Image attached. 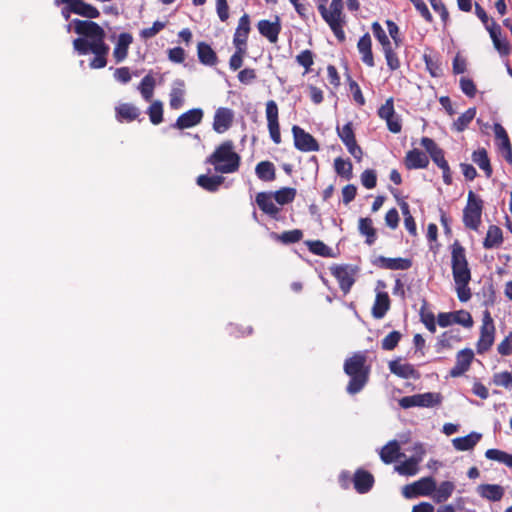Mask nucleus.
I'll use <instances>...</instances> for the list:
<instances>
[{
    "mask_svg": "<svg viewBox=\"0 0 512 512\" xmlns=\"http://www.w3.org/2000/svg\"><path fill=\"white\" fill-rule=\"evenodd\" d=\"M273 237L283 244L297 243L303 238V232L300 229L284 231L281 234L273 233Z\"/></svg>",
    "mask_w": 512,
    "mask_h": 512,
    "instance_id": "nucleus-45",
    "label": "nucleus"
},
{
    "mask_svg": "<svg viewBox=\"0 0 512 512\" xmlns=\"http://www.w3.org/2000/svg\"><path fill=\"white\" fill-rule=\"evenodd\" d=\"M497 351L502 356L512 354V331L498 344Z\"/></svg>",
    "mask_w": 512,
    "mask_h": 512,
    "instance_id": "nucleus-64",
    "label": "nucleus"
},
{
    "mask_svg": "<svg viewBox=\"0 0 512 512\" xmlns=\"http://www.w3.org/2000/svg\"><path fill=\"white\" fill-rule=\"evenodd\" d=\"M487 31L492 39L495 49L502 56H508L511 53L512 46L506 37H501L502 30L494 20H491V26H487Z\"/></svg>",
    "mask_w": 512,
    "mask_h": 512,
    "instance_id": "nucleus-16",
    "label": "nucleus"
},
{
    "mask_svg": "<svg viewBox=\"0 0 512 512\" xmlns=\"http://www.w3.org/2000/svg\"><path fill=\"white\" fill-rule=\"evenodd\" d=\"M375 484L373 474L363 468L354 471V490L360 494H366L371 491Z\"/></svg>",
    "mask_w": 512,
    "mask_h": 512,
    "instance_id": "nucleus-19",
    "label": "nucleus"
},
{
    "mask_svg": "<svg viewBox=\"0 0 512 512\" xmlns=\"http://www.w3.org/2000/svg\"><path fill=\"white\" fill-rule=\"evenodd\" d=\"M395 45L392 44L382 48L387 66L390 71H396L401 67V61L396 52Z\"/></svg>",
    "mask_w": 512,
    "mask_h": 512,
    "instance_id": "nucleus-40",
    "label": "nucleus"
},
{
    "mask_svg": "<svg viewBox=\"0 0 512 512\" xmlns=\"http://www.w3.org/2000/svg\"><path fill=\"white\" fill-rule=\"evenodd\" d=\"M401 333L399 331H392L386 335L381 341V348L386 351L394 350L399 341L401 340Z\"/></svg>",
    "mask_w": 512,
    "mask_h": 512,
    "instance_id": "nucleus-49",
    "label": "nucleus"
},
{
    "mask_svg": "<svg viewBox=\"0 0 512 512\" xmlns=\"http://www.w3.org/2000/svg\"><path fill=\"white\" fill-rule=\"evenodd\" d=\"M296 62L305 68V72L308 73L311 69V66L314 63V55L311 50H303L300 54L296 56Z\"/></svg>",
    "mask_w": 512,
    "mask_h": 512,
    "instance_id": "nucleus-55",
    "label": "nucleus"
},
{
    "mask_svg": "<svg viewBox=\"0 0 512 512\" xmlns=\"http://www.w3.org/2000/svg\"><path fill=\"white\" fill-rule=\"evenodd\" d=\"M455 490V484L451 481H443L433 492L432 498L434 502L440 504L446 502Z\"/></svg>",
    "mask_w": 512,
    "mask_h": 512,
    "instance_id": "nucleus-32",
    "label": "nucleus"
},
{
    "mask_svg": "<svg viewBox=\"0 0 512 512\" xmlns=\"http://www.w3.org/2000/svg\"><path fill=\"white\" fill-rule=\"evenodd\" d=\"M184 92L180 88L172 89L170 93V107L172 109H179L184 102Z\"/></svg>",
    "mask_w": 512,
    "mask_h": 512,
    "instance_id": "nucleus-63",
    "label": "nucleus"
},
{
    "mask_svg": "<svg viewBox=\"0 0 512 512\" xmlns=\"http://www.w3.org/2000/svg\"><path fill=\"white\" fill-rule=\"evenodd\" d=\"M73 30L80 37L73 40V49L79 55L92 53L94 57L89 62L91 69H102L107 65V56L110 51L109 45L105 42L106 33L96 22L91 20L73 19L67 25L69 31Z\"/></svg>",
    "mask_w": 512,
    "mask_h": 512,
    "instance_id": "nucleus-1",
    "label": "nucleus"
},
{
    "mask_svg": "<svg viewBox=\"0 0 512 512\" xmlns=\"http://www.w3.org/2000/svg\"><path fill=\"white\" fill-rule=\"evenodd\" d=\"M154 87L155 79L150 74L144 76L140 82L139 90L146 101L151 100L153 96Z\"/></svg>",
    "mask_w": 512,
    "mask_h": 512,
    "instance_id": "nucleus-48",
    "label": "nucleus"
},
{
    "mask_svg": "<svg viewBox=\"0 0 512 512\" xmlns=\"http://www.w3.org/2000/svg\"><path fill=\"white\" fill-rule=\"evenodd\" d=\"M404 164L408 170L425 169L429 165V158L424 152L414 148L406 153Z\"/></svg>",
    "mask_w": 512,
    "mask_h": 512,
    "instance_id": "nucleus-22",
    "label": "nucleus"
},
{
    "mask_svg": "<svg viewBox=\"0 0 512 512\" xmlns=\"http://www.w3.org/2000/svg\"><path fill=\"white\" fill-rule=\"evenodd\" d=\"M297 191L292 187H283L273 193L275 201L279 205H286L294 201Z\"/></svg>",
    "mask_w": 512,
    "mask_h": 512,
    "instance_id": "nucleus-44",
    "label": "nucleus"
},
{
    "mask_svg": "<svg viewBox=\"0 0 512 512\" xmlns=\"http://www.w3.org/2000/svg\"><path fill=\"white\" fill-rule=\"evenodd\" d=\"M494 133H495L496 138L501 141L500 149L501 150H510V147H512V145H511L509 136L501 124H499V123L494 124Z\"/></svg>",
    "mask_w": 512,
    "mask_h": 512,
    "instance_id": "nucleus-54",
    "label": "nucleus"
},
{
    "mask_svg": "<svg viewBox=\"0 0 512 512\" xmlns=\"http://www.w3.org/2000/svg\"><path fill=\"white\" fill-rule=\"evenodd\" d=\"M149 119L152 124L158 125L163 121V106L159 101H155L148 108Z\"/></svg>",
    "mask_w": 512,
    "mask_h": 512,
    "instance_id": "nucleus-52",
    "label": "nucleus"
},
{
    "mask_svg": "<svg viewBox=\"0 0 512 512\" xmlns=\"http://www.w3.org/2000/svg\"><path fill=\"white\" fill-rule=\"evenodd\" d=\"M483 200L476 196L473 191L468 192L467 204L463 209L464 226L470 230H478L481 224Z\"/></svg>",
    "mask_w": 512,
    "mask_h": 512,
    "instance_id": "nucleus-6",
    "label": "nucleus"
},
{
    "mask_svg": "<svg viewBox=\"0 0 512 512\" xmlns=\"http://www.w3.org/2000/svg\"><path fill=\"white\" fill-rule=\"evenodd\" d=\"M330 272L337 280L343 294L347 295L352 287V270L348 265H334L330 267Z\"/></svg>",
    "mask_w": 512,
    "mask_h": 512,
    "instance_id": "nucleus-18",
    "label": "nucleus"
},
{
    "mask_svg": "<svg viewBox=\"0 0 512 512\" xmlns=\"http://www.w3.org/2000/svg\"><path fill=\"white\" fill-rule=\"evenodd\" d=\"M390 309V298L387 292H378L372 307L375 319H382Z\"/></svg>",
    "mask_w": 512,
    "mask_h": 512,
    "instance_id": "nucleus-28",
    "label": "nucleus"
},
{
    "mask_svg": "<svg viewBox=\"0 0 512 512\" xmlns=\"http://www.w3.org/2000/svg\"><path fill=\"white\" fill-rule=\"evenodd\" d=\"M361 184L366 189H373L377 184V174L373 169L365 170L360 176Z\"/></svg>",
    "mask_w": 512,
    "mask_h": 512,
    "instance_id": "nucleus-58",
    "label": "nucleus"
},
{
    "mask_svg": "<svg viewBox=\"0 0 512 512\" xmlns=\"http://www.w3.org/2000/svg\"><path fill=\"white\" fill-rule=\"evenodd\" d=\"M493 383L496 386L512 389V373L509 371L495 373L493 376Z\"/></svg>",
    "mask_w": 512,
    "mask_h": 512,
    "instance_id": "nucleus-57",
    "label": "nucleus"
},
{
    "mask_svg": "<svg viewBox=\"0 0 512 512\" xmlns=\"http://www.w3.org/2000/svg\"><path fill=\"white\" fill-rule=\"evenodd\" d=\"M452 340L460 341V338L454 336L452 331L443 332L437 340L436 350L437 352H441L444 349H450L452 347Z\"/></svg>",
    "mask_w": 512,
    "mask_h": 512,
    "instance_id": "nucleus-51",
    "label": "nucleus"
},
{
    "mask_svg": "<svg viewBox=\"0 0 512 512\" xmlns=\"http://www.w3.org/2000/svg\"><path fill=\"white\" fill-rule=\"evenodd\" d=\"M423 60L426 65V69L432 77H440L443 74L441 62L438 57H432L431 55L424 54Z\"/></svg>",
    "mask_w": 512,
    "mask_h": 512,
    "instance_id": "nucleus-46",
    "label": "nucleus"
},
{
    "mask_svg": "<svg viewBox=\"0 0 512 512\" xmlns=\"http://www.w3.org/2000/svg\"><path fill=\"white\" fill-rule=\"evenodd\" d=\"M205 162L212 165L218 173L230 174L239 170L241 157L234 151L233 141L226 140L215 148Z\"/></svg>",
    "mask_w": 512,
    "mask_h": 512,
    "instance_id": "nucleus-3",
    "label": "nucleus"
},
{
    "mask_svg": "<svg viewBox=\"0 0 512 512\" xmlns=\"http://www.w3.org/2000/svg\"><path fill=\"white\" fill-rule=\"evenodd\" d=\"M502 242L503 234L501 228L496 225H490L483 241V247L486 249H492L500 246Z\"/></svg>",
    "mask_w": 512,
    "mask_h": 512,
    "instance_id": "nucleus-35",
    "label": "nucleus"
},
{
    "mask_svg": "<svg viewBox=\"0 0 512 512\" xmlns=\"http://www.w3.org/2000/svg\"><path fill=\"white\" fill-rule=\"evenodd\" d=\"M259 33L270 43H276L281 32L282 26L279 16H275V21L263 19L257 23Z\"/></svg>",
    "mask_w": 512,
    "mask_h": 512,
    "instance_id": "nucleus-17",
    "label": "nucleus"
},
{
    "mask_svg": "<svg viewBox=\"0 0 512 512\" xmlns=\"http://www.w3.org/2000/svg\"><path fill=\"white\" fill-rule=\"evenodd\" d=\"M420 458L410 457L399 465L395 466V470L404 476H413L418 473V464L420 462Z\"/></svg>",
    "mask_w": 512,
    "mask_h": 512,
    "instance_id": "nucleus-39",
    "label": "nucleus"
},
{
    "mask_svg": "<svg viewBox=\"0 0 512 512\" xmlns=\"http://www.w3.org/2000/svg\"><path fill=\"white\" fill-rule=\"evenodd\" d=\"M414 487L418 490L419 496H432L436 488V481L432 477H423L414 482Z\"/></svg>",
    "mask_w": 512,
    "mask_h": 512,
    "instance_id": "nucleus-42",
    "label": "nucleus"
},
{
    "mask_svg": "<svg viewBox=\"0 0 512 512\" xmlns=\"http://www.w3.org/2000/svg\"><path fill=\"white\" fill-rule=\"evenodd\" d=\"M294 146L301 152H317L320 150L318 141L298 125L292 126Z\"/></svg>",
    "mask_w": 512,
    "mask_h": 512,
    "instance_id": "nucleus-9",
    "label": "nucleus"
},
{
    "mask_svg": "<svg viewBox=\"0 0 512 512\" xmlns=\"http://www.w3.org/2000/svg\"><path fill=\"white\" fill-rule=\"evenodd\" d=\"M403 454L400 453V445L396 440L388 442L380 451V458L385 464H390Z\"/></svg>",
    "mask_w": 512,
    "mask_h": 512,
    "instance_id": "nucleus-31",
    "label": "nucleus"
},
{
    "mask_svg": "<svg viewBox=\"0 0 512 512\" xmlns=\"http://www.w3.org/2000/svg\"><path fill=\"white\" fill-rule=\"evenodd\" d=\"M389 369L390 371L397 375L398 377H401L403 379H419L420 373L418 370L415 369V367L410 363H401L397 360L391 361L389 363Z\"/></svg>",
    "mask_w": 512,
    "mask_h": 512,
    "instance_id": "nucleus-24",
    "label": "nucleus"
},
{
    "mask_svg": "<svg viewBox=\"0 0 512 512\" xmlns=\"http://www.w3.org/2000/svg\"><path fill=\"white\" fill-rule=\"evenodd\" d=\"M476 116V108H468L453 123V129L457 132L464 131Z\"/></svg>",
    "mask_w": 512,
    "mask_h": 512,
    "instance_id": "nucleus-41",
    "label": "nucleus"
},
{
    "mask_svg": "<svg viewBox=\"0 0 512 512\" xmlns=\"http://www.w3.org/2000/svg\"><path fill=\"white\" fill-rule=\"evenodd\" d=\"M225 178L221 175H199L196 179V183L202 189L208 192H216L219 190L220 186L223 184Z\"/></svg>",
    "mask_w": 512,
    "mask_h": 512,
    "instance_id": "nucleus-29",
    "label": "nucleus"
},
{
    "mask_svg": "<svg viewBox=\"0 0 512 512\" xmlns=\"http://www.w3.org/2000/svg\"><path fill=\"white\" fill-rule=\"evenodd\" d=\"M318 5V11L324 21L329 25L335 37L340 41L345 40L343 26L346 23L343 13V0H332L329 9L326 7L328 0H315Z\"/></svg>",
    "mask_w": 512,
    "mask_h": 512,
    "instance_id": "nucleus-4",
    "label": "nucleus"
},
{
    "mask_svg": "<svg viewBox=\"0 0 512 512\" xmlns=\"http://www.w3.org/2000/svg\"><path fill=\"white\" fill-rule=\"evenodd\" d=\"M306 245L309 251L315 255L322 257H331L332 250L324 242L320 240L307 241Z\"/></svg>",
    "mask_w": 512,
    "mask_h": 512,
    "instance_id": "nucleus-47",
    "label": "nucleus"
},
{
    "mask_svg": "<svg viewBox=\"0 0 512 512\" xmlns=\"http://www.w3.org/2000/svg\"><path fill=\"white\" fill-rule=\"evenodd\" d=\"M115 116L119 122H133L140 116V110L130 103H122L115 108Z\"/></svg>",
    "mask_w": 512,
    "mask_h": 512,
    "instance_id": "nucleus-26",
    "label": "nucleus"
},
{
    "mask_svg": "<svg viewBox=\"0 0 512 512\" xmlns=\"http://www.w3.org/2000/svg\"><path fill=\"white\" fill-rule=\"evenodd\" d=\"M359 231L366 237L365 242L368 245L375 243L377 239L376 229L373 227V221L370 218H361L359 220Z\"/></svg>",
    "mask_w": 512,
    "mask_h": 512,
    "instance_id": "nucleus-38",
    "label": "nucleus"
},
{
    "mask_svg": "<svg viewBox=\"0 0 512 512\" xmlns=\"http://www.w3.org/2000/svg\"><path fill=\"white\" fill-rule=\"evenodd\" d=\"M197 54L199 61L204 65L214 66L218 61L215 51L205 42L198 43Z\"/></svg>",
    "mask_w": 512,
    "mask_h": 512,
    "instance_id": "nucleus-30",
    "label": "nucleus"
},
{
    "mask_svg": "<svg viewBox=\"0 0 512 512\" xmlns=\"http://www.w3.org/2000/svg\"><path fill=\"white\" fill-rule=\"evenodd\" d=\"M472 160L475 164L478 165L480 169L484 171L486 177H491L493 170L487 151L484 148L474 151L472 154Z\"/></svg>",
    "mask_w": 512,
    "mask_h": 512,
    "instance_id": "nucleus-36",
    "label": "nucleus"
},
{
    "mask_svg": "<svg viewBox=\"0 0 512 512\" xmlns=\"http://www.w3.org/2000/svg\"><path fill=\"white\" fill-rule=\"evenodd\" d=\"M441 403V396L438 393L427 392L423 394H415L405 396L399 400V405L403 409L411 407H433Z\"/></svg>",
    "mask_w": 512,
    "mask_h": 512,
    "instance_id": "nucleus-8",
    "label": "nucleus"
},
{
    "mask_svg": "<svg viewBox=\"0 0 512 512\" xmlns=\"http://www.w3.org/2000/svg\"><path fill=\"white\" fill-rule=\"evenodd\" d=\"M371 367L363 354H354V394L360 392L368 382Z\"/></svg>",
    "mask_w": 512,
    "mask_h": 512,
    "instance_id": "nucleus-10",
    "label": "nucleus"
},
{
    "mask_svg": "<svg viewBox=\"0 0 512 512\" xmlns=\"http://www.w3.org/2000/svg\"><path fill=\"white\" fill-rule=\"evenodd\" d=\"M451 268L459 301H469L472 296L469 287L471 270L469 268L465 248L458 240H455L451 245Z\"/></svg>",
    "mask_w": 512,
    "mask_h": 512,
    "instance_id": "nucleus-2",
    "label": "nucleus"
},
{
    "mask_svg": "<svg viewBox=\"0 0 512 512\" xmlns=\"http://www.w3.org/2000/svg\"><path fill=\"white\" fill-rule=\"evenodd\" d=\"M372 264L380 269L408 270L412 267L413 262L410 258L378 256L372 260Z\"/></svg>",
    "mask_w": 512,
    "mask_h": 512,
    "instance_id": "nucleus-15",
    "label": "nucleus"
},
{
    "mask_svg": "<svg viewBox=\"0 0 512 512\" xmlns=\"http://www.w3.org/2000/svg\"><path fill=\"white\" fill-rule=\"evenodd\" d=\"M273 194L268 192H259L255 197V202L259 209L273 219L278 218L280 208L273 202Z\"/></svg>",
    "mask_w": 512,
    "mask_h": 512,
    "instance_id": "nucleus-21",
    "label": "nucleus"
},
{
    "mask_svg": "<svg viewBox=\"0 0 512 512\" xmlns=\"http://www.w3.org/2000/svg\"><path fill=\"white\" fill-rule=\"evenodd\" d=\"M334 170L336 174L346 180L352 177V163L349 159L337 157L334 160Z\"/></svg>",
    "mask_w": 512,
    "mask_h": 512,
    "instance_id": "nucleus-43",
    "label": "nucleus"
},
{
    "mask_svg": "<svg viewBox=\"0 0 512 512\" xmlns=\"http://www.w3.org/2000/svg\"><path fill=\"white\" fill-rule=\"evenodd\" d=\"M481 439V434L472 432L464 437H457L452 440L453 446L458 451L471 450Z\"/></svg>",
    "mask_w": 512,
    "mask_h": 512,
    "instance_id": "nucleus-33",
    "label": "nucleus"
},
{
    "mask_svg": "<svg viewBox=\"0 0 512 512\" xmlns=\"http://www.w3.org/2000/svg\"><path fill=\"white\" fill-rule=\"evenodd\" d=\"M372 31H373L375 38L381 44L382 48L392 44L391 41L389 40L386 32L384 31V29L378 22H373Z\"/></svg>",
    "mask_w": 512,
    "mask_h": 512,
    "instance_id": "nucleus-59",
    "label": "nucleus"
},
{
    "mask_svg": "<svg viewBox=\"0 0 512 512\" xmlns=\"http://www.w3.org/2000/svg\"><path fill=\"white\" fill-rule=\"evenodd\" d=\"M133 42V36L130 33L123 32L119 34L117 42L113 49V57L116 63L124 61L129 52V47Z\"/></svg>",
    "mask_w": 512,
    "mask_h": 512,
    "instance_id": "nucleus-23",
    "label": "nucleus"
},
{
    "mask_svg": "<svg viewBox=\"0 0 512 512\" xmlns=\"http://www.w3.org/2000/svg\"><path fill=\"white\" fill-rule=\"evenodd\" d=\"M204 117V111L201 108L190 109L181 114L172 124L173 128L184 130L199 125Z\"/></svg>",
    "mask_w": 512,
    "mask_h": 512,
    "instance_id": "nucleus-14",
    "label": "nucleus"
},
{
    "mask_svg": "<svg viewBox=\"0 0 512 512\" xmlns=\"http://www.w3.org/2000/svg\"><path fill=\"white\" fill-rule=\"evenodd\" d=\"M421 145L431 157L432 161L442 170L443 181L446 185L452 184V172L450 166L445 159V153L437 143L429 138L422 137Z\"/></svg>",
    "mask_w": 512,
    "mask_h": 512,
    "instance_id": "nucleus-5",
    "label": "nucleus"
},
{
    "mask_svg": "<svg viewBox=\"0 0 512 512\" xmlns=\"http://www.w3.org/2000/svg\"><path fill=\"white\" fill-rule=\"evenodd\" d=\"M460 88L466 96H468L470 98L475 97L477 89H476V85L472 79L462 77L460 79Z\"/></svg>",
    "mask_w": 512,
    "mask_h": 512,
    "instance_id": "nucleus-61",
    "label": "nucleus"
},
{
    "mask_svg": "<svg viewBox=\"0 0 512 512\" xmlns=\"http://www.w3.org/2000/svg\"><path fill=\"white\" fill-rule=\"evenodd\" d=\"M386 25H387L388 33L394 41L395 48H399L402 43V38L400 37L399 27L392 20H386Z\"/></svg>",
    "mask_w": 512,
    "mask_h": 512,
    "instance_id": "nucleus-62",
    "label": "nucleus"
},
{
    "mask_svg": "<svg viewBox=\"0 0 512 512\" xmlns=\"http://www.w3.org/2000/svg\"><path fill=\"white\" fill-rule=\"evenodd\" d=\"M69 3L71 4L73 14L80 15L87 19H95L100 16V12L95 6L84 2L83 0H73Z\"/></svg>",
    "mask_w": 512,
    "mask_h": 512,
    "instance_id": "nucleus-27",
    "label": "nucleus"
},
{
    "mask_svg": "<svg viewBox=\"0 0 512 512\" xmlns=\"http://www.w3.org/2000/svg\"><path fill=\"white\" fill-rule=\"evenodd\" d=\"M395 114L394 100L392 97L388 98L385 103L378 109V116L386 120Z\"/></svg>",
    "mask_w": 512,
    "mask_h": 512,
    "instance_id": "nucleus-60",
    "label": "nucleus"
},
{
    "mask_svg": "<svg viewBox=\"0 0 512 512\" xmlns=\"http://www.w3.org/2000/svg\"><path fill=\"white\" fill-rule=\"evenodd\" d=\"M250 30L251 27L249 15L244 14L239 19L238 26L235 30L233 37V44L236 47V49L242 50V48H246Z\"/></svg>",
    "mask_w": 512,
    "mask_h": 512,
    "instance_id": "nucleus-20",
    "label": "nucleus"
},
{
    "mask_svg": "<svg viewBox=\"0 0 512 512\" xmlns=\"http://www.w3.org/2000/svg\"><path fill=\"white\" fill-rule=\"evenodd\" d=\"M265 113L270 137L275 144H280L282 140L279 125V109L274 100L267 101Z\"/></svg>",
    "mask_w": 512,
    "mask_h": 512,
    "instance_id": "nucleus-11",
    "label": "nucleus"
},
{
    "mask_svg": "<svg viewBox=\"0 0 512 512\" xmlns=\"http://www.w3.org/2000/svg\"><path fill=\"white\" fill-rule=\"evenodd\" d=\"M474 360V352L471 348H464L457 352L456 363L449 371V375L452 378L462 376L465 372L470 369V366Z\"/></svg>",
    "mask_w": 512,
    "mask_h": 512,
    "instance_id": "nucleus-13",
    "label": "nucleus"
},
{
    "mask_svg": "<svg viewBox=\"0 0 512 512\" xmlns=\"http://www.w3.org/2000/svg\"><path fill=\"white\" fill-rule=\"evenodd\" d=\"M165 26V22L155 21L151 27L142 29L139 35L143 40L151 39L163 30Z\"/></svg>",
    "mask_w": 512,
    "mask_h": 512,
    "instance_id": "nucleus-56",
    "label": "nucleus"
},
{
    "mask_svg": "<svg viewBox=\"0 0 512 512\" xmlns=\"http://www.w3.org/2000/svg\"><path fill=\"white\" fill-rule=\"evenodd\" d=\"M453 323L462 325L465 328H471L474 324L471 314L466 310H458L452 312Z\"/></svg>",
    "mask_w": 512,
    "mask_h": 512,
    "instance_id": "nucleus-50",
    "label": "nucleus"
},
{
    "mask_svg": "<svg viewBox=\"0 0 512 512\" xmlns=\"http://www.w3.org/2000/svg\"><path fill=\"white\" fill-rule=\"evenodd\" d=\"M479 494L488 500L499 501L504 495V490L500 485L482 484L479 486Z\"/></svg>",
    "mask_w": 512,
    "mask_h": 512,
    "instance_id": "nucleus-37",
    "label": "nucleus"
},
{
    "mask_svg": "<svg viewBox=\"0 0 512 512\" xmlns=\"http://www.w3.org/2000/svg\"><path fill=\"white\" fill-rule=\"evenodd\" d=\"M234 122V112L228 107H219L216 109L212 128L218 134H223L228 131Z\"/></svg>",
    "mask_w": 512,
    "mask_h": 512,
    "instance_id": "nucleus-12",
    "label": "nucleus"
},
{
    "mask_svg": "<svg viewBox=\"0 0 512 512\" xmlns=\"http://www.w3.org/2000/svg\"><path fill=\"white\" fill-rule=\"evenodd\" d=\"M496 335V327L489 310H485L482 316V324L480 326V335L476 343V351L478 354H484L491 349L494 344Z\"/></svg>",
    "mask_w": 512,
    "mask_h": 512,
    "instance_id": "nucleus-7",
    "label": "nucleus"
},
{
    "mask_svg": "<svg viewBox=\"0 0 512 512\" xmlns=\"http://www.w3.org/2000/svg\"><path fill=\"white\" fill-rule=\"evenodd\" d=\"M357 48L361 54V60L368 67L374 66V56L372 52V42L369 33L364 34L357 43Z\"/></svg>",
    "mask_w": 512,
    "mask_h": 512,
    "instance_id": "nucleus-25",
    "label": "nucleus"
},
{
    "mask_svg": "<svg viewBox=\"0 0 512 512\" xmlns=\"http://www.w3.org/2000/svg\"><path fill=\"white\" fill-rule=\"evenodd\" d=\"M255 173L264 182H271L276 179V169L270 161L259 162L255 167Z\"/></svg>",
    "mask_w": 512,
    "mask_h": 512,
    "instance_id": "nucleus-34",
    "label": "nucleus"
},
{
    "mask_svg": "<svg viewBox=\"0 0 512 512\" xmlns=\"http://www.w3.org/2000/svg\"><path fill=\"white\" fill-rule=\"evenodd\" d=\"M338 135L344 142L349 153L352 154V122H347L343 127H337Z\"/></svg>",
    "mask_w": 512,
    "mask_h": 512,
    "instance_id": "nucleus-53",
    "label": "nucleus"
}]
</instances>
